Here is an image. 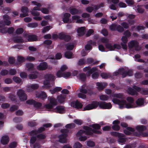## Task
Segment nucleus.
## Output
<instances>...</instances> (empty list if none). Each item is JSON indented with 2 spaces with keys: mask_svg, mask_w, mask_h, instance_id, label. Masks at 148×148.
<instances>
[{
  "mask_svg": "<svg viewBox=\"0 0 148 148\" xmlns=\"http://www.w3.org/2000/svg\"><path fill=\"white\" fill-rule=\"evenodd\" d=\"M98 106L101 108L103 109H110L112 106L110 103L96 101H93L91 103L89 104L84 108V110H90L97 108Z\"/></svg>",
  "mask_w": 148,
  "mask_h": 148,
  "instance_id": "1",
  "label": "nucleus"
},
{
  "mask_svg": "<svg viewBox=\"0 0 148 148\" xmlns=\"http://www.w3.org/2000/svg\"><path fill=\"white\" fill-rule=\"evenodd\" d=\"M126 99L127 101L130 103L126 104V101L125 100L122 99L120 100L116 98L113 99L112 101L114 103L118 104L120 108L121 109L124 107L128 108H133V107L131 104L134 103V99L132 97H128Z\"/></svg>",
  "mask_w": 148,
  "mask_h": 148,
  "instance_id": "2",
  "label": "nucleus"
},
{
  "mask_svg": "<svg viewBox=\"0 0 148 148\" xmlns=\"http://www.w3.org/2000/svg\"><path fill=\"white\" fill-rule=\"evenodd\" d=\"M16 95L21 101H25L27 99V95L25 90L22 89H19L17 90Z\"/></svg>",
  "mask_w": 148,
  "mask_h": 148,
  "instance_id": "3",
  "label": "nucleus"
},
{
  "mask_svg": "<svg viewBox=\"0 0 148 148\" xmlns=\"http://www.w3.org/2000/svg\"><path fill=\"white\" fill-rule=\"evenodd\" d=\"M53 76L51 74H47L45 76V80L44 81V86L46 88L50 87L49 86L50 81L54 79Z\"/></svg>",
  "mask_w": 148,
  "mask_h": 148,
  "instance_id": "4",
  "label": "nucleus"
},
{
  "mask_svg": "<svg viewBox=\"0 0 148 148\" xmlns=\"http://www.w3.org/2000/svg\"><path fill=\"white\" fill-rule=\"evenodd\" d=\"M119 71L120 73H122L123 77H125L127 75L131 76L133 74V72L132 70H127V68L126 67L120 68L119 69Z\"/></svg>",
  "mask_w": 148,
  "mask_h": 148,
  "instance_id": "5",
  "label": "nucleus"
},
{
  "mask_svg": "<svg viewBox=\"0 0 148 148\" xmlns=\"http://www.w3.org/2000/svg\"><path fill=\"white\" fill-rule=\"evenodd\" d=\"M61 132L62 134L59 136V141L62 143H65L67 142L66 137L67 136V133L68 131L66 129H64L61 130Z\"/></svg>",
  "mask_w": 148,
  "mask_h": 148,
  "instance_id": "6",
  "label": "nucleus"
},
{
  "mask_svg": "<svg viewBox=\"0 0 148 148\" xmlns=\"http://www.w3.org/2000/svg\"><path fill=\"white\" fill-rule=\"evenodd\" d=\"M84 128L86 130H80L76 134V136L78 137L82 136L83 134L86 135H91L92 133L89 132L90 130V128L87 126H84Z\"/></svg>",
  "mask_w": 148,
  "mask_h": 148,
  "instance_id": "7",
  "label": "nucleus"
},
{
  "mask_svg": "<svg viewBox=\"0 0 148 148\" xmlns=\"http://www.w3.org/2000/svg\"><path fill=\"white\" fill-rule=\"evenodd\" d=\"M139 43L136 40H132L128 43V46L130 49L134 48L137 51L141 49V48L139 47Z\"/></svg>",
  "mask_w": 148,
  "mask_h": 148,
  "instance_id": "8",
  "label": "nucleus"
},
{
  "mask_svg": "<svg viewBox=\"0 0 148 148\" xmlns=\"http://www.w3.org/2000/svg\"><path fill=\"white\" fill-rule=\"evenodd\" d=\"M133 89L131 88H128L127 91L128 93L132 95H137L138 93L137 91H140V88L136 86H133Z\"/></svg>",
  "mask_w": 148,
  "mask_h": 148,
  "instance_id": "9",
  "label": "nucleus"
},
{
  "mask_svg": "<svg viewBox=\"0 0 148 148\" xmlns=\"http://www.w3.org/2000/svg\"><path fill=\"white\" fill-rule=\"evenodd\" d=\"M48 67L47 63L45 62H43L40 63L39 65L37 66V69L40 71H44L46 70Z\"/></svg>",
  "mask_w": 148,
  "mask_h": 148,
  "instance_id": "10",
  "label": "nucleus"
},
{
  "mask_svg": "<svg viewBox=\"0 0 148 148\" xmlns=\"http://www.w3.org/2000/svg\"><path fill=\"white\" fill-rule=\"evenodd\" d=\"M24 37L27 39L28 41H36L37 40V37L34 35H28L25 34L24 35Z\"/></svg>",
  "mask_w": 148,
  "mask_h": 148,
  "instance_id": "11",
  "label": "nucleus"
},
{
  "mask_svg": "<svg viewBox=\"0 0 148 148\" xmlns=\"http://www.w3.org/2000/svg\"><path fill=\"white\" fill-rule=\"evenodd\" d=\"M35 95L36 97L40 98L42 100L46 99L47 97L46 93L44 91L40 92H36Z\"/></svg>",
  "mask_w": 148,
  "mask_h": 148,
  "instance_id": "12",
  "label": "nucleus"
},
{
  "mask_svg": "<svg viewBox=\"0 0 148 148\" xmlns=\"http://www.w3.org/2000/svg\"><path fill=\"white\" fill-rule=\"evenodd\" d=\"M122 42L121 44L123 49H126L127 48V43L128 41L127 38L125 36H123L121 39Z\"/></svg>",
  "mask_w": 148,
  "mask_h": 148,
  "instance_id": "13",
  "label": "nucleus"
},
{
  "mask_svg": "<svg viewBox=\"0 0 148 148\" xmlns=\"http://www.w3.org/2000/svg\"><path fill=\"white\" fill-rule=\"evenodd\" d=\"M21 12L23 13L20 14V16L21 17H25L28 16V10L27 8L25 7H23L21 8Z\"/></svg>",
  "mask_w": 148,
  "mask_h": 148,
  "instance_id": "14",
  "label": "nucleus"
},
{
  "mask_svg": "<svg viewBox=\"0 0 148 148\" xmlns=\"http://www.w3.org/2000/svg\"><path fill=\"white\" fill-rule=\"evenodd\" d=\"M53 111L59 113H63L64 112V107L62 106H57L53 110Z\"/></svg>",
  "mask_w": 148,
  "mask_h": 148,
  "instance_id": "15",
  "label": "nucleus"
},
{
  "mask_svg": "<svg viewBox=\"0 0 148 148\" xmlns=\"http://www.w3.org/2000/svg\"><path fill=\"white\" fill-rule=\"evenodd\" d=\"M71 106L78 109L82 108L83 106L82 103L77 101L71 102Z\"/></svg>",
  "mask_w": 148,
  "mask_h": 148,
  "instance_id": "16",
  "label": "nucleus"
},
{
  "mask_svg": "<svg viewBox=\"0 0 148 148\" xmlns=\"http://www.w3.org/2000/svg\"><path fill=\"white\" fill-rule=\"evenodd\" d=\"M32 3L34 5L37 6H36L34 7L33 9V11H36V10H40L41 8L40 7L41 6V3H38L35 1H32Z\"/></svg>",
  "mask_w": 148,
  "mask_h": 148,
  "instance_id": "17",
  "label": "nucleus"
},
{
  "mask_svg": "<svg viewBox=\"0 0 148 148\" xmlns=\"http://www.w3.org/2000/svg\"><path fill=\"white\" fill-rule=\"evenodd\" d=\"M9 141V137L7 136H3L1 140V143L3 145H6L7 144Z\"/></svg>",
  "mask_w": 148,
  "mask_h": 148,
  "instance_id": "18",
  "label": "nucleus"
},
{
  "mask_svg": "<svg viewBox=\"0 0 148 148\" xmlns=\"http://www.w3.org/2000/svg\"><path fill=\"white\" fill-rule=\"evenodd\" d=\"M4 22L6 25H9L11 23L10 21V18L7 15H5L3 16Z\"/></svg>",
  "mask_w": 148,
  "mask_h": 148,
  "instance_id": "19",
  "label": "nucleus"
},
{
  "mask_svg": "<svg viewBox=\"0 0 148 148\" xmlns=\"http://www.w3.org/2000/svg\"><path fill=\"white\" fill-rule=\"evenodd\" d=\"M96 85L97 86V89L99 90H101L107 86V84L106 83L97 82Z\"/></svg>",
  "mask_w": 148,
  "mask_h": 148,
  "instance_id": "20",
  "label": "nucleus"
},
{
  "mask_svg": "<svg viewBox=\"0 0 148 148\" xmlns=\"http://www.w3.org/2000/svg\"><path fill=\"white\" fill-rule=\"evenodd\" d=\"M45 130V128L44 127H41L39 128L38 130H34L31 132L30 133V134L32 135H36L37 133H40Z\"/></svg>",
  "mask_w": 148,
  "mask_h": 148,
  "instance_id": "21",
  "label": "nucleus"
},
{
  "mask_svg": "<svg viewBox=\"0 0 148 148\" xmlns=\"http://www.w3.org/2000/svg\"><path fill=\"white\" fill-rule=\"evenodd\" d=\"M49 103L53 106H56L57 104V102L56 100L54 98L52 97H48Z\"/></svg>",
  "mask_w": 148,
  "mask_h": 148,
  "instance_id": "22",
  "label": "nucleus"
},
{
  "mask_svg": "<svg viewBox=\"0 0 148 148\" xmlns=\"http://www.w3.org/2000/svg\"><path fill=\"white\" fill-rule=\"evenodd\" d=\"M71 15L69 13H65L64 14V17L63 18V21L64 23H67L69 21V17H70Z\"/></svg>",
  "mask_w": 148,
  "mask_h": 148,
  "instance_id": "23",
  "label": "nucleus"
},
{
  "mask_svg": "<svg viewBox=\"0 0 148 148\" xmlns=\"http://www.w3.org/2000/svg\"><path fill=\"white\" fill-rule=\"evenodd\" d=\"M66 97V95H61L58 97V100L60 103H62L64 102Z\"/></svg>",
  "mask_w": 148,
  "mask_h": 148,
  "instance_id": "24",
  "label": "nucleus"
},
{
  "mask_svg": "<svg viewBox=\"0 0 148 148\" xmlns=\"http://www.w3.org/2000/svg\"><path fill=\"white\" fill-rule=\"evenodd\" d=\"M134 129L131 127H127V130H124V133L126 135H129L131 134V132H134Z\"/></svg>",
  "mask_w": 148,
  "mask_h": 148,
  "instance_id": "25",
  "label": "nucleus"
},
{
  "mask_svg": "<svg viewBox=\"0 0 148 148\" xmlns=\"http://www.w3.org/2000/svg\"><path fill=\"white\" fill-rule=\"evenodd\" d=\"M85 27H81L77 29V32L78 33V35L82 36L84 34Z\"/></svg>",
  "mask_w": 148,
  "mask_h": 148,
  "instance_id": "26",
  "label": "nucleus"
},
{
  "mask_svg": "<svg viewBox=\"0 0 148 148\" xmlns=\"http://www.w3.org/2000/svg\"><path fill=\"white\" fill-rule=\"evenodd\" d=\"M26 66L28 71H30L34 70V65L32 63H27L26 64Z\"/></svg>",
  "mask_w": 148,
  "mask_h": 148,
  "instance_id": "27",
  "label": "nucleus"
},
{
  "mask_svg": "<svg viewBox=\"0 0 148 148\" xmlns=\"http://www.w3.org/2000/svg\"><path fill=\"white\" fill-rule=\"evenodd\" d=\"M137 131L141 133L146 129V127L144 125H138L136 127Z\"/></svg>",
  "mask_w": 148,
  "mask_h": 148,
  "instance_id": "28",
  "label": "nucleus"
},
{
  "mask_svg": "<svg viewBox=\"0 0 148 148\" xmlns=\"http://www.w3.org/2000/svg\"><path fill=\"white\" fill-rule=\"evenodd\" d=\"M13 41L15 43H21L24 42L23 40L20 37H16L14 38Z\"/></svg>",
  "mask_w": 148,
  "mask_h": 148,
  "instance_id": "29",
  "label": "nucleus"
},
{
  "mask_svg": "<svg viewBox=\"0 0 148 148\" xmlns=\"http://www.w3.org/2000/svg\"><path fill=\"white\" fill-rule=\"evenodd\" d=\"M110 134L112 136H117L119 138L123 137L124 136L123 134L115 132H110Z\"/></svg>",
  "mask_w": 148,
  "mask_h": 148,
  "instance_id": "30",
  "label": "nucleus"
},
{
  "mask_svg": "<svg viewBox=\"0 0 148 148\" xmlns=\"http://www.w3.org/2000/svg\"><path fill=\"white\" fill-rule=\"evenodd\" d=\"M86 86V84L83 85L81 88H79V90L80 92L84 94H86L88 92V89L87 90L85 88Z\"/></svg>",
  "mask_w": 148,
  "mask_h": 148,
  "instance_id": "31",
  "label": "nucleus"
},
{
  "mask_svg": "<svg viewBox=\"0 0 148 148\" xmlns=\"http://www.w3.org/2000/svg\"><path fill=\"white\" fill-rule=\"evenodd\" d=\"M100 75L102 78L104 79L108 78L111 76V75L110 73L103 72L101 73Z\"/></svg>",
  "mask_w": 148,
  "mask_h": 148,
  "instance_id": "32",
  "label": "nucleus"
},
{
  "mask_svg": "<svg viewBox=\"0 0 148 148\" xmlns=\"http://www.w3.org/2000/svg\"><path fill=\"white\" fill-rule=\"evenodd\" d=\"M62 88L60 87H56L53 89L50 90V91L52 94L55 93L56 92H58L61 90Z\"/></svg>",
  "mask_w": 148,
  "mask_h": 148,
  "instance_id": "33",
  "label": "nucleus"
},
{
  "mask_svg": "<svg viewBox=\"0 0 148 148\" xmlns=\"http://www.w3.org/2000/svg\"><path fill=\"white\" fill-rule=\"evenodd\" d=\"M26 59L23 56H18L17 58V61L20 63H22L25 61Z\"/></svg>",
  "mask_w": 148,
  "mask_h": 148,
  "instance_id": "34",
  "label": "nucleus"
},
{
  "mask_svg": "<svg viewBox=\"0 0 148 148\" xmlns=\"http://www.w3.org/2000/svg\"><path fill=\"white\" fill-rule=\"evenodd\" d=\"M12 79L17 84H19L21 81V79L20 78L16 76H14L13 77Z\"/></svg>",
  "mask_w": 148,
  "mask_h": 148,
  "instance_id": "35",
  "label": "nucleus"
},
{
  "mask_svg": "<svg viewBox=\"0 0 148 148\" xmlns=\"http://www.w3.org/2000/svg\"><path fill=\"white\" fill-rule=\"evenodd\" d=\"M116 30H117L118 32L120 33H122L124 31L123 28L122 26L120 25H117Z\"/></svg>",
  "mask_w": 148,
  "mask_h": 148,
  "instance_id": "36",
  "label": "nucleus"
},
{
  "mask_svg": "<svg viewBox=\"0 0 148 148\" xmlns=\"http://www.w3.org/2000/svg\"><path fill=\"white\" fill-rule=\"evenodd\" d=\"M136 103L138 106H140L143 104L144 100L143 98L139 99L136 102Z\"/></svg>",
  "mask_w": 148,
  "mask_h": 148,
  "instance_id": "37",
  "label": "nucleus"
},
{
  "mask_svg": "<svg viewBox=\"0 0 148 148\" xmlns=\"http://www.w3.org/2000/svg\"><path fill=\"white\" fill-rule=\"evenodd\" d=\"M72 53L71 51H66L64 54L65 57L68 58H72Z\"/></svg>",
  "mask_w": 148,
  "mask_h": 148,
  "instance_id": "38",
  "label": "nucleus"
},
{
  "mask_svg": "<svg viewBox=\"0 0 148 148\" xmlns=\"http://www.w3.org/2000/svg\"><path fill=\"white\" fill-rule=\"evenodd\" d=\"M86 76L84 73H81L79 75V79L82 81H84L86 80Z\"/></svg>",
  "mask_w": 148,
  "mask_h": 148,
  "instance_id": "39",
  "label": "nucleus"
},
{
  "mask_svg": "<svg viewBox=\"0 0 148 148\" xmlns=\"http://www.w3.org/2000/svg\"><path fill=\"white\" fill-rule=\"evenodd\" d=\"M106 47L110 51L114 50V45H112L111 44L107 43L105 45Z\"/></svg>",
  "mask_w": 148,
  "mask_h": 148,
  "instance_id": "40",
  "label": "nucleus"
},
{
  "mask_svg": "<svg viewBox=\"0 0 148 148\" xmlns=\"http://www.w3.org/2000/svg\"><path fill=\"white\" fill-rule=\"evenodd\" d=\"M66 33L64 32H62L58 34L59 38L61 40H63L65 36Z\"/></svg>",
  "mask_w": 148,
  "mask_h": 148,
  "instance_id": "41",
  "label": "nucleus"
},
{
  "mask_svg": "<svg viewBox=\"0 0 148 148\" xmlns=\"http://www.w3.org/2000/svg\"><path fill=\"white\" fill-rule=\"evenodd\" d=\"M117 26V24H113L110 25L109 27L110 30L112 31H115L116 30Z\"/></svg>",
  "mask_w": 148,
  "mask_h": 148,
  "instance_id": "42",
  "label": "nucleus"
},
{
  "mask_svg": "<svg viewBox=\"0 0 148 148\" xmlns=\"http://www.w3.org/2000/svg\"><path fill=\"white\" fill-rule=\"evenodd\" d=\"M87 145L88 146L90 147H93L95 146V143L91 140H89L87 142Z\"/></svg>",
  "mask_w": 148,
  "mask_h": 148,
  "instance_id": "43",
  "label": "nucleus"
},
{
  "mask_svg": "<svg viewBox=\"0 0 148 148\" xmlns=\"http://www.w3.org/2000/svg\"><path fill=\"white\" fill-rule=\"evenodd\" d=\"M74 47V45L72 44H68L66 45V49L67 50H72Z\"/></svg>",
  "mask_w": 148,
  "mask_h": 148,
  "instance_id": "44",
  "label": "nucleus"
},
{
  "mask_svg": "<svg viewBox=\"0 0 148 148\" xmlns=\"http://www.w3.org/2000/svg\"><path fill=\"white\" fill-rule=\"evenodd\" d=\"M99 97L101 100L103 101L107 100L109 99L108 97L105 95H102L100 96Z\"/></svg>",
  "mask_w": 148,
  "mask_h": 148,
  "instance_id": "45",
  "label": "nucleus"
},
{
  "mask_svg": "<svg viewBox=\"0 0 148 148\" xmlns=\"http://www.w3.org/2000/svg\"><path fill=\"white\" fill-rule=\"evenodd\" d=\"M79 11L75 8H72L70 11V13L72 14H75L78 13Z\"/></svg>",
  "mask_w": 148,
  "mask_h": 148,
  "instance_id": "46",
  "label": "nucleus"
},
{
  "mask_svg": "<svg viewBox=\"0 0 148 148\" xmlns=\"http://www.w3.org/2000/svg\"><path fill=\"white\" fill-rule=\"evenodd\" d=\"M121 25L124 28L126 29H128L129 27V24L126 22H123L122 23Z\"/></svg>",
  "mask_w": 148,
  "mask_h": 148,
  "instance_id": "47",
  "label": "nucleus"
},
{
  "mask_svg": "<svg viewBox=\"0 0 148 148\" xmlns=\"http://www.w3.org/2000/svg\"><path fill=\"white\" fill-rule=\"evenodd\" d=\"M82 146V145L79 142L75 143L73 145L74 148H81Z\"/></svg>",
  "mask_w": 148,
  "mask_h": 148,
  "instance_id": "48",
  "label": "nucleus"
},
{
  "mask_svg": "<svg viewBox=\"0 0 148 148\" xmlns=\"http://www.w3.org/2000/svg\"><path fill=\"white\" fill-rule=\"evenodd\" d=\"M53 106L50 103H47L44 106L45 108L46 109H52L53 108Z\"/></svg>",
  "mask_w": 148,
  "mask_h": 148,
  "instance_id": "49",
  "label": "nucleus"
},
{
  "mask_svg": "<svg viewBox=\"0 0 148 148\" xmlns=\"http://www.w3.org/2000/svg\"><path fill=\"white\" fill-rule=\"evenodd\" d=\"M114 97H116L122 99L124 98L123 95V94L121 93L115 94H114Z\"/></svg>",
  "mask_w": 148,
  "mask_h": 148,
  "instance_id": "50",
  "label": "nucleus"
},
{
  "mask_svg": "<svg viewBox=\"0 0 148 148\" xmlns=\"http://www.w3.org/2000/svg\"><path fill=\"white\" fill-rule=\"evenodd\" d=\"M50 26H47L45 27L42 29V32L44 33L47 31H48L50 29Z\"/></svg>",
  "mask_w": 148,
  "mask_h": 148,
  "instance_id": "51",
  "label": "nucleus"
},
{
  "mask_svg": "<svg viewBox=\"0 0 148 148\" xmlns=\"http://www.w3.org/2000/svg\"><path fill=\"white\" fill-rule=\"evenodd\" d=\"M40 10L42 13L45 14H47L49 12V10L45 8H42Z\"/></svg>",
  "mask_w": 148,
  "mask_h": 148,
  "instance_id": "52",
  "label": "nucleus"
},
{
  "mask_svg": "<svg viewBox=\"0 0 148 148\" xmlns=\"http://www.w3.org/2000/svg\"><path fill=\"white\" fill-rule=\"evenodd\" d=\"M9 74L11 75H15L16 73V71L15 69H11L10 70Z\"/></svg>",
  "mask_w": 148,
  "mask_h": 148,
  "instance_id": "53",
  "label": "nucleus"
},
{
  "mask_svg": "<svg viewBox=\"0 0 148 148\" xmlns=\"http://www.w3.org/2000/svg\"><path fill=\"white\" fill-rule=\"evenodd\" d=\"M80 92L78 94L77 96L79 98L85 99L86 98V95Z\"/></svg>",
  "mask_w": 148,
  "mask_h": 148,
  "instance_id": "54",
  "label": "nucleus"
},
{
  "mask_svg": "<svg viewBox=\"0 0 148 148\" xmlns=\"http://www.w3.org/2000/svg\"><path fill=\"white\" fill-rule=\"evenodd\" d=\"M0 9L2 10L4 13H6L7 11H9L10 10V9L8 7H5L3 8V6H1Z\"/></svg>",
  "mask_w": 148,
  "mask_h": 148,
  "instance_id": "55",
  "label": "nucleus"
},
{
  "mask_svg": "<svg viewBox=\"0 0 148 148\" xmlns=\"http://www.w3.org/2000/svg\"><path fill=\"white\" fill-rule=\"evenodd\" d=\"M4 82L5 84H10L12 83V80L11 78H8L5 79Z\"/></svg>",
  "mask_w": 148,
  "mask_h": 148,
  "instance_id": "56",
  "label": "nucleus"
},
{
  "mask_svg": "<svg viewBox=\"0 0 148 148\" xmlns=\"http://www.w3.org/2000/svg\"><path fill=\"white\" fill-rule=\"evenodd\" d=\"M9 71H8L5 69H4L1 71L0 74L3 76H5L7 75Z\"/></svg>",
  "mask_w": 148,
  "mask_h": 148,
  "instance_id": "57",
  "label": "nucleus"
},
{
  "mask_svg": "<svg viewBox=\"0 0 148 148\" xmlns=\"http://www.w3.org/2000/svg\"><path fill=\"white\" fill-rule=\"evenodd\" d=\"M28 77L30 79H35L37 78V75L36 74H32L29 75Z\"/></svg>",
  "mask_w": 148,
  "mask_h": 148,
  "instance_id": "58",
  "label": "nucleus"
},
{
  "mask_svg": "<svg viewBox=\"0 0 148 148\" xmlns=\"http://www.w3.org/2000/svg\"><path fill=\"white\" fill-rule=\"evenodd\" d=\"M28 125L30 127H33L36 126L37 125V124L34 121H30L28 123Z\"/></svg>",
  "mask_w": 148,
  "mask_h": 148,
  "instance_id": "59",
  "label": "nucleus"
},
{
  "mask_svg": "<svg viewBox=\"0 0 148 148\" xmlns=\"http://www.w3.org/2000/svg\"><path fill=\"white\" fill-rule=\"evenodd\" d=\"M31 13L32 15L34 16H38L40 15V13L39 12L35 11L32 10L31 12Z\"/></svg>",
  "mask_w": 148,
  "mask_h": 148,
  "instance_id": "60",
  "label": "nucleus"
},
{
  "mask_svg": "<svg viewBox=\"0 0 148 148\" xmlns=\"http://www.w3.org/2000/svg\"><path fill=\"white\" fill-rule=\"evenodd\" d=\"M124 35L127 38L131 36V33L128 30H127L124 32Z\"/></svg>",
  "mask_w": 148,
  "mask_h": 148,
  "instance_id": "61",
  "label": "nucleus"
},
{
  "mask_svg": "<svg viewBox=\"0 0 148 148\" xmlns=\"http://www.w3.org/2000/svg\"><path fill=\"white\" fill-rule=\"evenodd\" d=\"M18 109V107L16 105H13L11 106L10 108V111L11 112L14 111Z\"/></svg>",
  "mask_w": 148,
  "mask_h": 148,
  "instance_id": "62",
  "label": "nucleus"
},
{
  "mask_svg": "<svg viewBox=\"0 0 148 148\" xmlns=\"http://www.w3.org/2000/svg\"><path fill=\"white\" fill-rule=\"evenodd\" d=\"M10 105L8 103H3L1 105L2 108L3 109H6L9 107Z\"/></svg>",
  "mask_w": 148,
  "mask_h": 148,
  "instance_id": "63",
  "label": "nucleus"
},
{
  "mask_svg": "<svg viewBox=\"0 0 148 148\" xmlns=\"http://www.w3.org/2000/svg\"><path fill=\"white\" fill-rule=\"evenodd\" d=\"M14 31V29L12 27L7 29V32H8L9 34H12Z\"/></svg>",
  "mask_w": 148,
  "mask_h": 148,
  "instance_id": "64",
  "label": "nucleus"
}]
</instances>
